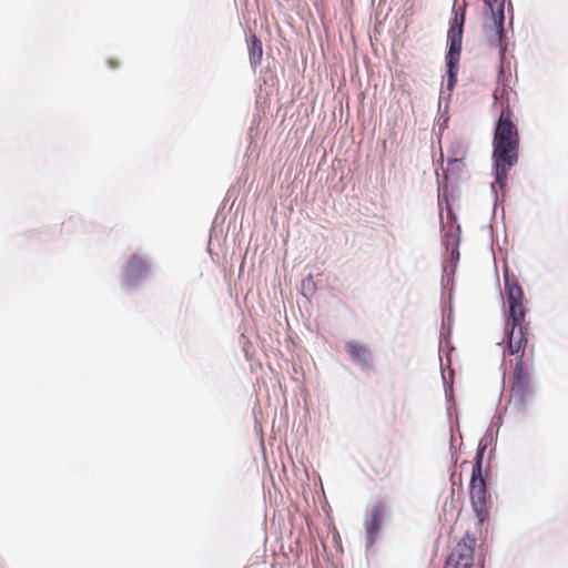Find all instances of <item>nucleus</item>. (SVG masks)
<instances>
[{
  "label": "nucleus",
  "mask_w": 568,
  "mask_h": 568,
  "mask_svg": "<svg viewBox=\"0 0 568 568\" xmlns=\"http://www.w3.org/2000/svg\"><path fill=\"white\" fill-rule=\"evenodd\" d=\"M109 64L112 67V68H116L118 67V62L113 61V60H109Z\"/></svg>",
  "instance_id": "15"
},
{
  "label": "nucleus",
  "mask_w": 568,
  "mask_h": 568,
  "mask_svg": "<svg viewBox=\"0 0 568 568\" xmlns=\"http://www.w3.org/2000/svg\"><path fill=\"white\" fill-rule=\"evenodd\" d=\"M466 2H454L453 18L448 30L449 48L446 55L448 68V87L452 88L456 81L458 63L462 53Z\"/></svg>",
  "instance_id": "3"
},
{
  "label": "nucleus",
  "mask_w": 568,
  "mask_h": 568,
  "mask_svg": "<svg viewBox=\"0 0 568 568\" xmlns=\"http://www.w3.org/2000/svg\"><path fill=\"white\" fill-rule=\"evenodd\" d=\"M489 8L490 14L486 19V27L494 30L498 39L500 40L504 32L505 21V2H486Z\"/></svg>",
  "instance_id": "9"
},
{
  "label": "nucleus",
  "mask_w": 568,
  "mask_h": 568,
  "mask_svg": "<svg viewBox=\"0 0 568 568\" xmlns=\"http://www.w3.org/2000/svg\"><path fill=\"white\" fill-rule=\"evenodd\" d=\"M498 93H499V90H496L495 93H494V98L496 100L495 104H497Z\"/></svg>",
  "instance_id": "16"
},
{
  "label": "nucleus",
  "mask_w": 568,
  "mask_h": 568,
  "mask_svg": "<svg viewBox=\"0 0 568 568\" xmlns=\"http://www.w3.org/2000/svg\"><path fill=\"white\" fill-rule=\"evenodd\" d=\"M386 510V506L383 503H377L373 506L365 519L364 526L367 535V544L369 546L374 545L379 534Z\"/></svg>",
  "instance_id": "8"
},
{
  "label": "nucleus",
  "mask_w": 568,
  "mask_h": 568,
  "mask_svg": "<svg viewBox=\"0 0 568 568\" xmlns=\"http://www.w3.org/2000/svg\"><path fill=\"white\" fill-rule=\"evenodd\" d=\"M484 450V447L477 450L469 484L471 507L480 526L489 520V510L493 506L491 496L483 476Z\"/></svg>",
  "instance_id": "2"
},
{
  "label": "nucleus",
  "mask_w": 568,
  "mask_h": 568,
  "mask_svg": "<svg viewBox=\"0 0 568 568\" xmlns=\"http://www.w3.org/2000/svg\"><path fill=\"white\" fill-rule=\"evenodd\" d=\"M532 363L529 359H515V366L510 377V399L517 404L525 406L527 400L532 396Z\"/></svg>",
  "instance_id": "4"
},
{
  "label": "nucleus",
  "mask_w": 568,
  "mask_h": 568,
  "mask_svg": "<svg viewBox=\"0 0 568 568\" xmlns=\"http://www.w3.org/2000/svg\"><path fill=\"white\" fill-rule=\"evenodd\" d=\"M248 54L250 61L253 65H257L261 63L263 57V47L261 40L255 34L250 36Z\"/></svg>",
  "instance_id": "12"
},
{
  "label": "nucleus",
  "mask_w": 568,
  "mask_h": 568,
  "mask_svg": "<svg viewBox=\"0 0 568 568\" xmlns=\"http://www.w3.org/2000/svg\"><path fill=\"white\" fill-rule=\"evenodd\" d=\"M459 163H460V160H459V159H456V158H454V159H448V161H447V164H448V166H449V168H452V166H454V165H458Z\"/></svg>",
  "instance_id": "13"
},
{
  "label": "nucleus",
  "mask_w": 568,
  "mask_h": 568,
  "mask_svg": "<svg viewBox=\"0 0 568 568\" xmlns=\"http://www.w3.org/2000/svg\"><path fill=\"white\" fill-rule=\"evenodd\" d=\"M505 292L509 304V317L506 323V329L509 327H528L525 321L526 308L524 306V292L516 281L510 280L505 274Z\"/></svg>",
  "instance_id": "6"
},
{
  "label": "nucleus",
  "mask_w": 568,
  "mask_h": 568,
  "mask_svg": "<svg viewBox=\"0 0 568 568\" xmlns=\"http://www.w3.org/2000/svg\"><path fill=\"white\" fill-rule=\"evenodd\" d=\"M344 348L349 358L357 365L362 366L363 368L371 365L372 355L367 345L356 341H349L345 343Z\"/></svg>",
  "instance_id": "10"
},
{
  "label": "nucleus",
  "mask_w": 568,
  "mask_h": 568,
  "mask_svg": "<svg viewBox=\"0 0 568 568\" xmlns=\"http://www.w3.org/2000/svg\"><path fill=\"white\" fill-rule=\"evenodd\" d=\"M507 331V349L516 358H525L528 345V327H509Z\"/></svg>",
  "instance_id": "7"
},
{
  "label": "nucleus",
  "mask_w": 568,
  "mask_h": 568,
  "mask_svg": "<svg viewBox=\"0 0 568 568\" xmlns=\"http://www.w3.org/2000/svg\"><path fill=\"white\" fill-rule=\"evenodd\" d=\"M375 473L376 474H385L386 476L388 475V471H386V467L383 466L381 469H375Z\"/></svg>",
  "instance_id": "14"
},
{
  "label": "nucleus",
  "mask_w": 568,
  "mask_h": 568,
  "mask_svg": "<svg viewBox=\"0 0 568 568\" xmlns=\"http://www.w3.org/2000/svg\"><path fill=\"white\" fill-rule=\"evenodd\" d=\"M499 104L501 110L494 131L493 159L496 181L503 186L508 171L518 162L519 133L513 122V111L509 104L504 105V102Z\"/></svg>",
  "instance_id": "1"
},
{
  "label": "nucleus",
  "mask_w": 568,
  "mask_h": 568,
  "mask_svg": "<svg viewBox=\"0 0 568 568\" xmlns=\"http://www.w3.org/2000/svg\"><path fill=\"white\" fill-rule=\"evenodd\" d=\"M150 272L146 261L139 256L132 255L129 260L126 276L129 281L143 278Z\"/></svg>",
  "instance_id": "11"
},
{
  "label": "nucleus",
  "mask_w": 568,
  "mask_h": 568,
  "mask_svg": "<svg viewBox=\"0 0 568 568\" xmlns=\"http://www.w3.org/2000/svg\"><path fill=\"white\" fill-rule=\"evenodd\" d=\"M476 542L475 535L467 531L446 559L444 568H484V558L476 555Z\"/></svg>",
  "instance_id": "5"
}]
</instances>
